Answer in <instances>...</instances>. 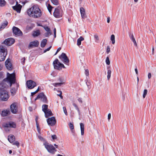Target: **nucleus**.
I'll use <instances>...</instances> for the list:
<instances>
[{"mask_svg":"<svg viewBox=\"0 0 156 156\" xmlns=\"http://www.w3.org/2000/svg\"><path fill=\"white\" fill-rule=\"evenodd\" d=\"M94 37L95 39V42H97V41H98L99 40V37L98 35L97 34H95L94 35Z\"/></svg>","mask_w":156,"mask_h":156,"instance_id":"39","label":"nucleus"},{"mask_svg":"<svg viewBox=\"0 0 156 156\" xmlns=\"http://www.w3.org/2000/svg\"><path fill=\"white\" fill-rule=\"evenodd\" d=\"M10 61V59H8L5 62V66L7 69L9 70H11L12 68Z\"/></svg>","mask_w":156,"mask_h":156,"instance_id":"15","label":"nucleus"},{"mask_svg":"<svg viewBox=\"0 0 156 156\" xmlns=\"http://www.w3.org/2000/svg\"><path fill=\"white\" fill-rule=\"evenodd\" d=\"M44 144L45 148L49 153L54 154L57 151L55 147L52 145L47 143H45Z\"/></svg>","mask_w":156,"mask_h":156,"instance_id":"4","label":"nucleus"},{"mask_svg":"<svg viewBox=\"0 0 156 156\" xmlns=\"http://www.w3.org/2000/svg\"><path fill=\"white\" fill-rule=\"evenodd\" d=\"M37 130L39 133H40V129L38 128V125L37 124Z\"/></svg>","mask_w":156,"mask_h":156,"instance_id":"55","label":"nucleus"},{"mask_svg":"<svg viewBox=\"0 0 156 156\" xmlns=\"http://www.w3.org/2000/svg\"><path fill=\"white\" fill-rule=\"evenodd\" d=\"M42 110L44 112H45L46 111L48 110V105H43L42 106Z\"/></svg>","mask_w":156,"mask_h":156,"instance_id":"30","label":"nucleus"},{"mask_svg":"<svg viewBox=\"0 0 156 156\" xmlns=\"http://www.w3.org/2000/svg\"><path fill=\"white\" fill-rule=\"evenodd\" d=\"M110 67H108L107 68L108 69V71H107V79L108 80H109V79L110 78L111 76V74L112 71L110 69H109V68Z\"/></svg>","mask_w":156,"mask_h":156,"instance_id":"29","label":"nucleus"},{"mask_svg":"<svg viewBox=\"0 0 156 156\" xmlns=\"http://www.w3.org/2000/svg\"><path fill=\"white\" fill-rule=\"evenodd\" d=\"M111 40L112 44H114L115 42V37L114 35L112 34L111 36Z\"/></svg>","mask_w":156,"mask_h":156,"instance_id":"32","label":"nucleus"},{"mask_svg":"<svg viewBox=\"0 0 156 156\" xmlns=\"http://www.w3.org/2000/svg\"><path fill=\"white\" fill-rule=\"evenodd\" d=\"M27 14L30 17L37 18L42 15L41 10L37 5H34L28 9Z\"/></svg>","mask_w":156,"mask_h":156,"instance_id":"2","label":"nucleus"},{"mask_svg":"<svg viewBox=\"0 0 156 156\" xmlns=\"http://www.w3.org/2000/svg\"><path fill=\"white\" fill-rule=\"evenodd\" d=\"M63 15V11L60 8L58 7L55 8L53 13L54 16L56 18L61 17Z\"/></svg>","mask_w":156,"mask_h":156,"instance_id":"6","label":"nucleus"},{"mask_svg":"<svg viewBox=\"0 0 156 156\" xmlns=\"http://www.w3.org/2000/svg\"><path fill=\"white\" fill-rule=\"evenodd\" d=\"M154 48L153 47L152 48V54L153 55L154 53Z\"/></svg>","mask_w":156,"mask_h":156,"instance_id":"59","label":"nucleus"},{"mask_svg":"<svg viewBox=\"0 0 156 156\" xmlns=\"http://www.w3.org/2000/svg\"><path fill=\"white\" fill-rule=\"evenodd\" d=\"M21 7V6L20 4L12 6L13 9L19 13L20 12Z\"/></svg>","mask_w":156,"mask_h":156,"instance_id":"19","label":"nucleus"},{"mask_svg":"<svg viewBox=\"0 0 156 156\" xmlns=\"http://www.w3.org/2000/svg\"><path fill=\"white\" fill-rule=\"evenodd\" d=\"M81 134L83 135L84 134V124L82 123H80Z\"/></svg>","mask_w":156,"mask_h":156,"instance_id":"23","label":"nucleus"},{"mask_svg":"<svg viewBox=\"0 0 156 156\" xmlns=\"http://www.w3.org/2000/svg\"><path fill=\"white\" fill-rule=\"evenodd\" d=\"M51 138L52 139L54 140L56 139L57 138V137L56 135L54 134L51 136Z\"/></svg>","mask_w":156,"mask_h":156,"instance_id":"43","label":"nucleus"},{"mask_svg":"<svg viewBox=\"0 0 156 156\" xmlns=\"http://www.w3.org/2000/svg\"><path fill=\"white\" fill-rule=\"evenodd\" d=\"M84 39L82 37H80L77 40V44L78 46H79L81 44V42L82 41L84 40Z\"/></svg>","mask_w":156,"mask_h":156,"instance_id":"25","label":"nucleus"},{"mask_svg":"<svg viewBox=\"0 0 156 156\" xmlns=\"http://www.w3.org/2000/svg\"><path fill=\"white\" fill-rule=\"evenodd\" d=\"M85 73L87 76H88L89 75V72L88 69H86Z\"/></svg>","mask_w":156,"mask_h":156,"instance_id":"46","label":"nucleus"},{"mask_svg":"<svg viewBox=\"0 0 156 156\" xmlns=\"http://www.w3.org/2000/svg\"><path fill=\"white\" fill-rule=\"evenodd\" d=\"M69 128L71 129H74V126L73 125V124H72L71 123H70L69 124Z\"/></svg>","mask_w":156,"mask_h":156,"instance_id":"45","label":"nucleus"},{"mask_svg":"<svg viewBox=\"0 0 156 156\" xmlns=\"http://www.w3.org/2000/svg\"><path fill=\"white\" fill-rule=\"evenodd\" d=\"M40 32L39 30H37L34 31L33 32L32 35L34 37H37L40 34Z\"/></svg>","mask_w":156,"mask_h":156,"instance_id":"27","label":"nucleus"},{"mask_svg":"<svg viewBox=\"0 0 156 156\" xmlns=\"http://www.w3.org/2000/svg\"><path fill=\"white\" fill-rule=\"evenodd\" d=\"M47 8L48 11L50 13H51L52 9L53 8V7H52L49 4H48V5Z\"/></svg>","mask_w":156,"mask_h":156,"instance_id":"38","label":"nucleus"},{"mask_svg":"<svg viewBox=\"0 0 156 156\" xmlns=\"http://www.w3.org/2000/svg\"><path fill=\"white\" fill-rule=\"evenodd\" d=\"M111 114L110 113H109L108 114V121H109V120L111 119Z\"/></svg>","mask_w":156,"mask_h":156,"instance_id":"50","label":"nucleus"},{"mask_svg":"<svg viewBox=\"0 0 156 156\" xmlns=\"http://www.w3.org/2000/svg\"><path fill=\"white\" fill-rule=\"evenodd\" d=\"M61 48H59L58 49H57V51H56V53H55V55H56L57 54V53H58V51H59L61 50Z\"/></svg>","mask_w":156,"mask_h":156,"instance_id":"52","label":"nucleus"},{"mask_svg":"<svg viewBox=\"0 0 156 156\" xmlns=\"http://www.w3.org/2000/svg\"><path fill=\"white\" fill-rule=\"evenodd\" d=\"M26 84L28 88L29 89H33L36 86V83L31 80L27 81Z\"/></svg>","mask_w":156,"mask_h":156,"instance_id":"9","label":"nucleus"},{"mask_svg":"<svg viewBox=\"0 0 156 156\" xmlns=\"http://www.w3.org/2000/svg\"><path fill=\"white\" fill-rule=\"evenodd\" d=\"M17 103L16 102L12 104L10 106V110L11 112L13 114H16L18 111Z\"/></svg>","mask_w":156,"mask_h":156,"instance_id":"8","label":"nucleus"},{"mask_svg":"<svg viewBox=\"0 0 156 156\" xmlns=\"http://www.w3.org/2000/svg\"><path fill=\"white\" fill-rule=\"evenodd\" d=\"M19 86V85L17 83H16L15 84V88H12L10 90V92L11 95L13 96L16 94V92L18 89V87Z\"/></svg>","mask_w":156,"mask_h":156,"instance_id":"17","label":"nucleus"},{"mask_svg":"<svg viewBox=\"0 0 156 156\" xmlns=\"http://www.w3.org/2000/svg\"><path fill=\"white\" fill-rule=\"evenodd\" d=\"M110 18L109 17L107 18V22L108 23H109L110 22Z\"/></svg>","mask_w":156,"mask_h":156,"instance_id":"58","label":"nucleus"},{"mask_svg":"<svg viewBox=\"0 0 156 156\" xmlns=\"http://www.w3.org/2000/svg\"><path fill=\"white\" fill-rule=\"evenodd\" d=\"M10 113L9 110H5L2 111V112L1 115L2 116H5Z\"/></svg>","mask_w":156,"mask_h":156,"instance_id":"24","label":"nucleus"},{"mask_svg":"<svg viewBox=\"0 0 156 156\" xmlns=\"http://www.w3.org/2000/svg\"><path fill=\"white\" fill-rule=\"evenodd\" d=\"M39 88L38 87V89L35 91L31 93V95L32 96H33L37 92L39 91Z\"/></svg>","mask_w":156,"mask_h":156,"instance_id":"41","label":"nucleus"},{"mask_svg":"<svg viewBox=\"0 0 156 156\" xmlns=\"http://www.w3.org/2000/svg\"><path fill=\"white\" fill-rule=\"evenodd\" d=\"M73 106L77 110L79 114H80V111L77 105L74 103H73Z\"/></svg>","mask_w":156,"mask_h":156,"instance_id":"36","label":"nucleus"},{"mask_svg":"<svg viewBox=\"0 0 156 156\" xmlns=\"http://www.w3.org/2000/svg\"><path fill=\"white\" fill-rule=\"evenodd\" d=\"M15 140V136L12 135H9L8 137V140L10 143H12Z\"/></svg>","mask_w":156,"mask_h":156,"instance_id":"22","label":"nucleus"},{"mask_svg":"<svg viewBox=\"0 0 156 156\" xmlns=\"http://www.w3.org/2000/svg\"><path fill=\"white\" fill-rule=\"evenodd\" d=\"M65 83V82H60L58 83H55L53 84V85L55 87L60 86L62 84Z\"/></svg>","mask_w":156,"mask_h":156,"instance_id":"31","label":"nucleus"},{"mask_svg":"<svg viewBox=\"0 0 156 156\" xmlns=\"http://www.w3.org/2000/svg\"><path fill=\"white\" fill-rule=\"evenodd\" d=\"M5 4V2L4 0H0V6H3Z\"/></svg>","mask_w":156,"mask_h":156,"instance_id":"35","label":"nucleus"},{"mask_svg":"<svg viewBox=\"0 0 156 156\" xmlns=\"http://www.w3.org/2000/svg\"><path fill=\"white\" fill-rule=\"evenodd\" d=\"M62 92L61 91H60V94H58V95L59 96L61 99H62Z\"/></svg>","mask_w":156,"mask_h":156,"instance_id":"53","label":"nucleus"},{"mask_svg":"<svg viewBox=\"0 0 156 156\" xmlns=\"http://www.w3.org/2000/svg\"><path fill=\"white\" fill-rule=\"evenodd\" d=\"M147 93V90L146 89H144L143 93V98H145L146 95Z\"/></svg>","mask_w":156,"mask_h":156,"instance_id":"37","label":"nucleus"},{"mask_svg":"<svg viewBox=\"0 0 156 156\" xmlns=\"http://www.w3.org/2000/svg\"><path fill=\"white\" fill-rule=\"evenodd\" d=\"M137 84H138V82H139V77H137Z\"/></svg>","mask_w":156,"mask_h":156,"instance_id":"63","label":"nucleus"},{"mask_svg":"<svg viewBox=\"0 0 156 156\" xmlns=\"http://www.w3.org/2000/svg\"><path fill=\"white\" fill-rule=\"evenodd\" d=\"M151 76V73H149L148 75V79H150Z\"/></svg>","mask_w":156,"mask_h":156,"instance_id":"54","label":"nucleus"},{"mask_svg":"<svg viewBox=\"0 0 156 156\" xmlns=\"http://www.w3.org/2000/svg\"><path fill=\"white\" fill-rule=\"evenodd\" d=\"M47 122L49 125L51 126H53L55 124L56 120L55 118L54 117H52L48 118L47 119Z\"/></svg>","mask_w":156,"mask_h":156,"instance_id":"13","label":"nucleus"},{"mask_svg":"<svg viewBox=\"0 0 156 156\" xmlns=\"http://www.w3.org/2000/svg\"><path fill=\"white\" fill-rule=\"evenodd\" d=\"M58 80L60 82H63V80L62 79H61V78H59Z\"/></svg>","mask_w":156,"mask_h":156,"instance_id":"56","label":"nucleus"},{"mask_svg":"<svg viewBox=\"0 0 156 156\" xmlns=\"http://www.w3.org/2000/svg\"><path fill=\"white\" fill-rule=\"evenodd\" d=\"M135 71L136 72V74L137 75L138 74V70H137V68H135Z\"/></svg>","mask_w":156,"mask_h":156,"instance_id":"57","label":"nucleus"},{"mask_svg":"<svg viewBox=\"0 0 156 156\" xmlns=\"http://www.w3.org/2000/svg\"><path fill=\"white\" fill-rule=\"evenodd\" d=\"M77 100L78 101L81 103H82L83 102L82 98H79Z\"/></svg>","mask_w":156,"mask_h":156,"instance_id":"49","label":"nucleus"},{"mask_svg":"<svg viewBox=\"0 0 156 156\" xmlns=\"http://www.w3.org/2000/svg\"><path fill=\"white\" fill-rule=\"evenodd\" d=\"M41 98V100L45 103L47 102V98L44 94L43 93H40L37 96V98L35 99V100Z\"/></svg>","mask_w":156,"mask_h":156,"instance_id":"11","label":"nucleus"},{"mask_svg":"<svg viewBox=\"0 0 156 156\" xmlns=\"http://www.w3.org/2000/svg\"><path fill=\"white\" fill-rule=\"evenodd\" d=\"M53 65L54 69L58 70H60L62 68H65L64 65L60 63L58 59H56L53 62Z\"/></svg>","mask_w":156,"mask_h":156,"instance_id":"5","label":"nucleus"},{"mask_svg":"<svg viewBox=\"0 0 156 156\" xmlns=\"http://www.w3.org/2000/svg\"><path fill=\"white\" fill-rule=\"evenodd\" d=\"M6 79L4 80L0 83V98L2 101H7L9 98V95L6 89L7 83L10 84L11 87L13 83H15V75L14 73H7Z\"/></svg>","mask_w":156,"mask_h":156,"instance_id":"1","label":"nucleus"},{"mask_svg":"<svg viewBox=\"0 0 156 156\" xmlns=\"http://www.w3.org/2000/svg\"><path fill=\"white\" fill-rule=\"evenodd\" d=\"M44 28L47 32V33L45 34L46 37H48L49 35H51V33L50 30V29L48 27H44Z\"/></svg>","mask_w":156,"mask_h":156,"instance_id":"21","label":"nucleus"},{"mask_svg":"<svg viewBox=\"0 0 156 156\" xmlns=\"http://www.w3.org/2000/svg\"><path fill=\"white\" fill-rule=\"evenodd\" d=\"M4 126L6 128L8 127L15 128L16 127V125L14 122H10L5 123L4 125Z\"/></svg>","mask_w":156,"mask_h":156,"instance_id":"14","label":"nucleus"},{"mask_svg":"<svg viewBox=\"0 0 156 156\" xmlns=\"http://www.w3.org/2000/svg\"><path fill=\"white\" fill-rule=\"evenodd\" d=\"M9 153L10 154H11L12 153V151L11 150L9 151Z\"/></svg>","mask_w":156,"mask_h":156,"instance_id":"64","label":"nucleus"},{"mask_svg":"<svg viewBox=\"0 0 156 156\" xmlns=\"http://www.w3.org/2000/svg\"><path fill=\"white\" fill-rule=\"evenodd\" d=\"M51 2L54 5H57L58 4V0H50Z\"/></svg>","mask_w":156,"mask_h":156,"instance_id":"34","label":"nucleus"},{"mask_svg":"<svg viewBox=\"0 0 156 156\" xmlns=\"http://www.w3.org/2000/svg\"><path fill=\"white\" fill-rule=\"evenodd\" d=\"M106 64L108 65H109L110 64V61L109 60V58L108 57H107L106 58Z\"/></svg>","mask_w":156,"mask_h":156,"instance_id":"40","label":"nucleus"},{"mask_svg":"<svg viewBox=\"0 0 156 156\" xmlns=\"http://www.w3.org/2000/svg\"><path fill=\"white\" fill-rule=\"evenodd\" d=\"M38 137L41 140L43 139V138L41 136H38Z\"/></svg>","mask_w":156,"mask_h":156,"instance_id":"61","label":"nucleus"},{"mask_svg":"<svg viewBox=\"0 0 156 156\" xmlns=\"http://www.w3.org/2000/svg\"><path fill=\"white\" fill-rule=\"evenodd\" d=\"M131 39L132 41H133L134 45L136 46H137V44L136 42L133 35H132V36Z\"/></svg>","mask_w":156,"mask_h":156,"instance_id":"33","label":"nucleus"},{"mask_svg":"<svg viewBox=\"0 0 156 156\" xmlns=\"http://www.w3.org/2000/svg\"><path fill=\"white\" fill-rule=\"evenodd\" d=\"M8 25V22L5 21L4 23L2 24L1 27H0V30H2V29H4Z\"/></svg>","mask_w":156,"mask_h":156,"instance_id":"28","label":"nucleus"},{"mask_svg":"<svg viewBox=\"0 0 156 156\" xmlns=\"http://www.w3.org/2000/svg\"><path fill=\"white\" fill-rule=\"evenodd\" d=\"M110 51V47L109 46H108L107 47V48L106 49V52L107 53H108Z\"/></svg>","mask_w":156,"mask_h":156,"instance_id":"47","label":"nucleus"},{"mask_svg":"<svg viewBox=\"0 0 156 156\" xmlns=\"http://www.w3.org/2000/svg\"><path fill=\"white\" fill-rule=\"evenodd\" d=\"M12 30L13 33L15 35L18 36L22 35V32L18 28L14 27H13Z\"/></svg>","mask_w":156,"mask_h":156,"instance_id":"10","label":"nucleus"},{"mask_svg":"<svg viewBox=\"0 0 156 156\" xmlns=\"http://www.w3.org/2000/svg\"><path fill=\"white\" fill-rule=\"evenodd\" d=\"M47 42V40L46 39H44L41 43V47L44 48Z\"/></svg>","mask_w":156,"mask_h":156,"instance_id":"26","label":"nucleus"},{"mask_svg":"<svg viewBox=\"0 0 156 156\" xmlns=\"http://www.w3.org/2000/svg\"><path fill=\"white\" fill-rule=\"evenodd\" d=\"M59 58L61 59L65 64L68 65L69 59L66 54L62 53V54L59 56Z\"/></svg>","mask_w":156,"mask_h":156,"instance_id":"7","label":"nucleus"},{"mask_svg":"<svg viewBox=\"0 0 156 156\" xmlns=\"http://www.w3.org/2000/svg\"><path fill=\"white\" fill-rule=\"evenodd\" d=\"M13 144L14 145H16V146L18 148L19 147V143L17 141H16L13 143Z\"/></svg>","mask_w":156,"mask_h":156,"instance_id":"42","label":"nucleus"},{"mask_svg":"<svg viewBox=\"0 0 156 156\" xmlns=\"http://www.w3.org/2000/svg\"><path fill=\"white\" fill-rule=\"evenodd\" d=\"M54 37H55L56 36V29L55 28L54 29Z\"/></svg>","mask_w":156,"mask_h":156,"instance_id":"51","label":"nucleus"},{"mask_svg":"<svg viewBox=\"0 0 156 156\" xmlns=\"http://www.w3.org/2000/svg\"><path fill=\"white\" fill-rule=\"evenodd\" d=\"M39 43L38 41L37 40L32 41L30 43L28 47L30 48H33L34 47H38Z\"/></svg>","mask_w":156,"mask_h":156,"instance_id":"16","label":"nucleus"},{"mask_svg":"<svg viewBox=\"0 0 156 156\" xmlns=\"http://www.w3.org/2000/svg\"><path fill=\"white\" fill-rule=\"evenodd\" d=\"M15 41V40L14 39L9 38L5 39L4 42V44L10 46L13 44Z\"/></svg>","mask_w":156,"mask_h":156,"instance_id":"12","label":"nucleus"},{"mask_svg":"<svg viewBox=\"0 0 156 156\" xmlns=\"http://www.w3.org/2000/svg\"><path fill=\"white\" fill-rule=\"evenodd\" d=\"M54 146L56 148H58V145H56V144H54Z\"/></svg>","mask_w":156,"mask_h":156,"instance_id":"60","label":"nucleus"},{"mask_svg":"<svg viewBox=\"0 0 156 156\" xmlns=\"http://www.w3.org/2000/svg\"><path fill=\"white\" fill-rule=\"evenodd\" d=\"M45 116L46 118H48V116L53 115L51 110L48 109L44 112Z\"/></svg>","mask_w":156,"mask_h":156,"instance_id":"20","label":"nucleus"},{"mask_svg":"<svg viewBox=\"0 0 156 156\" xmlns=\"http://www.w3.org/2000/svg\"><path fill=\"white\" fill-rule=\"evenodd\" d=\"M7 54V49L5 48L4 46H0V61L4 60Z\"/></svg>","mask_w":156,"mask_h":156,"instance_id":"3","label":"nucleus"},{"mask_svg":"<svg viewBox=\"0 0 156 156\" xmlns=\"http://www.w3.org/2000/svg\"><path fill=\"white\" fill-rule=\"evenodd\" d=\"M37 119H38L37 117H36V124L37 125L38 124L37 123Z\"/></svg>","mask_w":156,"mask_h":156,"instance_id":"62","label":"nucleus"},{"mask_svg":"<svg viewBox=\"0 0 156 156\" xmlns=\"http://www.w3.org/2000/svg\"><path fill=\"white\" fill-rule=\"evenodd\" d=\"M80 11L82 18L83 19L86 18V15L85 10L84 8L82 7H81L80 8Z\"/></svg>","mask_w":156,"mask_h":156,"instance_id":"18","label":"nucleus"},{"mask_svg":"<svg viewBox=\"0 0 156 156\" xmlns=\"http://www.w3.org/2000/svg\"><path fill=\"white\" fill-rule=\"evenodd\" d=\"M63 111L64 112L65 114L66 115H67V112L66 111V108L65 107H63Z\"/></svg>","mask_w":156,"mask_h":156,"instance_id":"44","label":"nucleus"},{"mask_svg":"<svg viewBox=\"0 0 156 156\" xmlns=\"http://www.w3.org/2000/svg\"><path fill=\"white\" fill-rule=\"evenodd\" d=\"M51 46H50L49 48H47V49H45L44 51V52L45 53L46 52V51H49L50 49H51Z\"/></svg>","mask_w":156,"mask_h":156,"instance_id":"48","label":"nucleus"}]
</instances>
